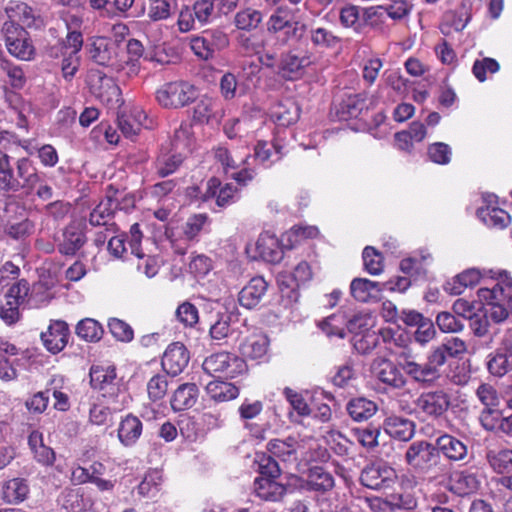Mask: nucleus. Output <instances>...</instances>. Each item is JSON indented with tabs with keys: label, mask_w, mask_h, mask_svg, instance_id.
Returning a JSON list of instances; mask_svg holds the SVG:
<instances>
[{
	"label": "nucleus",
	"mask_w": 512,
	"mask_h": 512,
	"mask_svg": "<svg viewBox=\"0 0 512 512\" xmlns=\"http://www.w3.org/2000/svg\"><path fill=\"white\" fill-rule=\"evenodd\" d=\"M308 38L315 48L321 50L335 49L341 45V38L325 27H311Z\"/></svg>",
	"instance_id": "39"
},
{
	"label": "nucleus",
	"mask_w": 512,
	"mask_h": 512,
	"mask_svg": "<svg viewBox=\"0 0 512 512\" xmlns=\"http://www.w3.org/2000/svg\"><path fill=\"white\" fill-rule=\"evenodd\" d=\"M197 98V88L186 81L169 82L156 91V99L159 105L167 109L185 107Z\"/></svg>",
	"instance_id": "2"
},
{
	"label": "nucleus",
	"mask_w": 512,
	"mask_h": 512,
	"mask_svg": "<svg viewBox=\"0 0 512 512\" xmlns=\"http://www.w3.org/2000/svg\"><path fill=\"white\" fill-rule=\"evenodd\" d=\"M431 255L425 250H421L418 254L402 259L400 269L408 275H421L425 273V266L430 262Z\"/></svg>",
	"instance_id": "47"
},
{
	"label": "nucleus",
	"mask_w": 512,
	"mask_h": 512,
	"mask_svg": "<svg viewBox=\"0 0 512 512\" xmlns=\"http://www.w3.org/2000/svg\"><path fill=\"white\" fill-rule=\"evenodd\" d=\"M267 288L268 283L263 277H253L239 292V304L246 309L257 307L265 296Z\"/></svg>",
	"instance_id": "21"
},
{
	"label": "nucleus",
	"mask_w": 512,
	"mask_h": 512,
	"mask_svg": "<svg viewBox=\"0 0 512 512\" xmlns=\"http://www.w3.org/2000/svg\"><path fill=\"white\" fill-rule=\"evenodd\" d=\"M284 146L278 141L267 142L259 140L254 147V157L262 165L268 167L272 163L279 161L285 152Z\"/></svg>",
	"instance_id": "35"
},
{
	"label": "nucleus",
	"mask_w": 512,
	"mask_h": 512,
	"mask_svg": "<svg viewBox=\"0 0 512 512\" xmlns=\"http://www.w3.org/2000/svg\"><path fill=\"white\" fill-rule=\"evenodd\" d=\"M382 427L391 438L404 442L409 441L415 433V424L412 420L395 414L387 416Z\"/></svg>",
	"instance_id": "22"
},
{
	"label": "nucleus",
	"mask_w": 512,
	"mask_h": 512,
	"mask_svg": "<svg viewBox=\"0 0 512 512\" xmlns=\"http://www.w3.org/2000/svg\"><path fill=\"white\" fill-rule=\"evenodd\" d=\"M143 432L142 421L133 414H127L121 419L117 429V437L124 447H133Z\"/></svg>",
	"instance_id": "25"
},
{
	"label": "nucleus",
	"mask_w": 512,
	"mask_h": 512,
	"mask_svg": "<svg viewBox=\"0 0 512 512\" xmlns=\"http://www.w3.org/2000/svg\"><path fill=\"white\" fill-rule=\"evenodd\" d=\"M395 479V470L388 466L366 467L360 475L361 484L374 490L390 487Z\"/></svg>",
	"instance_id": "15"
},
{
	"label": "nucleus",
	"mask_w": 512,
	"mask_h": 512,
	"mask_svg": "<svg viewBox=\"0 0 512 512\" xmlns=\"http://www.w3.org/2000/svg\"><path fill=\"white\" fill-rule=\"evenodd\" d=\"M162 483V473L157 469L149 470L137 486L138 494L146 498H155L161 491Z\"/></svg>",
	"instance_id": "43"
},
{
	"label": "nucleus",
	"mask_w": 512,
	"mask_h": 512,
	"mask_svg": "<svg viewBox=\"0 0 512 512\" xmlns=\"http://www.w3.org/2000/svg\"><path fill=\"white\" fill-rule=\"evenodd\" d=\"M451 397L444 389L424 391L414 401V409L424 418L436 420L449 410Z\"/></svg>",
	"instance_id": "5"
},
{
	"label": "nucleus",
	"mask_w": 512,
	"mask_h": 512,
	"mask_svg": "<svg viewBox=\"0 0 512 512\" xmlns=\"http://www.w3.org/2000/svg\"><path fill=\"white\" fill-rule=\"evenodd\" d=\"M464 352H466L465 342L458 337H452L434 348L424 363L416 362L413 355L409 353L402 354L400 366L414 382L423 387H429L440 380L441 369L446 363L447 356L457 357Z\"/></svg>",
	"instance_id": "1"
},
{
	"label": "nucleus",
	"mask_w": 512,
	"mask_h": 512,
	"mask_svg": "<svg viewBox=\"0 0 512 512\" xmlns=\"http://www.w3.org/2000/svg\"><path fill=\"white\" fill-rule=\"evenodd\" d=\"M485 206H481L477 209V217L491 229H504L511 223L510 215L503 209L493 206L496 202L495 195H488L483 197Z\"/></svg>",
	"instance_id": "12"
},
{
	"label": "nucleus",
	"mask_w": 512,
	"mask_h": 512,
	"mask_svg": "<svg viewBox=\"0 0 512 512\" xmlns=\"http://www.w3.org/2000/svg\"><path fill=\"white\" fill-rule=\"evenodd\" d=\"M405 460L414 470L431 472L442 470L439 466L441 458L435 445L426 441L413 442L406 450Z\"/></svg>",
	"instance_id": "4"
},
{
	"label": "nucleus",
	"mask_w": 512,
	"mask_h": 512,
	"mask_svg": "<svg viewBox=\"0 0 512 512\" xmlns=\"http://www.w3.org/2000/svg\"><path fill=\"white\" fill-rule=\"evenodd\" d=\"M429 159L439 165H447L451 161V147L443 142H435L429 145L427 151Z\"/></svg>",
	"instance_id": "64"
},
{
	"label": "nucleus",
	"mask_w": 512,
	"mask_h": 512,
	"mask_svg": "<svg viewBox=\"0 0 512 512\" xmlns=\"http://www.w3.org/2000/svg\"><path fill=\"white\" fill-rule=\"evenodd\" d=\"M263 20L261 11L254 8H244L239 10L234 16V25L244 31L256 29Z\"/></svg>",
	"instance_id": "45"
},
{
	"label": "nucleus",
	"mask_w": 512,
	"mask_h": 512,
	"mask_svg": "<svg viewBox=\"0 0 512 512\" xmlns=\"http://www.w3.org/2000/svg\"><path fill=\"white\" fill-rule=\"evenodd\" d=\"M364 269L371 275H379L383 271V257L373 247L366 246L362 253Z\"/></svg>",
	"instance_id": "60"
},
{
	"label": "nucleus",
	"mask_w": 512,
	"mask_h": 512,
	"mask_svg": "<svg viewBox=\"0 0 512 512\" xmlns=\"http://www.w3.org/2000/svg\"><path fill=\"white\" fill-rule=\"evenodd\" d=\"M189 360L190 354L185 345L174 342L166 348L161 365L167 374L177 376L185 369Z\"/></svg>",
	"instance_id": "14"
},
{
	"label": "nucleus",
	"mask_w": 512,
	"mask_h": 512,
	"mask_svg": "<svg viewBox=\"0 0 512 512\" xmlns=\"http://www.w3.org/2000/svg\"><path fill=\"white\" fill-rule=\"evenodd\" d=\"M255 462L258 464L259 477L278 478L280 476L281 469L271 455L257 454Z\"/></svg>",
	"instance_id": "62"
},
{
	"label": "nucleus",
	"mask_w": 512,
	"mask_h": 512,
	"mask_svg": "<svg viewBox=\"0 0 512 512\" xmlns=\"http://www.w3.org/2000/svg\"><path fill=\"white\" fill-rule=\"evenodd\" d=\"M18 176L23 180V187L35 189L41 182L42 175L39 174L30 160L22 158L17 162Z\"/></svg>",
	"instance_id": "53"
},
{
	"label": "nucleus",
	"mask_w": 512,
	"mask_h": 512,
	"mask_svg": "<svg viewBox=\"0 0 512 512\" xmlns=\"http://www.w3.org/2000/svg\"><path fill=\"white\" fill-rule=\"evenodd\" d=\"M487 368L489 372L501 377L512 369V356L506 351H495L488 356Z\"/></svg>",
	"instance_id": "50"
},
{
	"label": "nucleus",
	"mask_w": 512,
	"mask_h": 512,
	"mask_svg": "<svg viewBox=\"0 0 512 512\" xmlns=\"http://www.w3.org/2000/svg\"><path fill=\"white\" fill-rule=\"evenodd\" d=\"M117 374L113 366L94 365L90 369V383L94 389L103 392V396L114 395L118 390Z\"/></svg>",
	"instance_id": "19"
},
{
	"label": "nucleus",
	"mask_w": 512,
	"mask_h": 512,
	"mask_svg": "<svg viewBox=\"0 0 512 512\" xmlns=\"http://www.w3.org/2000/svg\"><path fill=\"white\" fill-rule=\"evenodd\" d=\"M477 476L470 471L456 472L449 482V489L458 496H465L474 493L479 488Z\"/></svg>",
	"instance_id": "33"
},
{
	"label": "nucleus",
	"mask_w": 512,
	"mask_h": 512,
	"mask_svg": "<svg viewBox=\"0 0 512 512\" xmlns=\"http://www.w3.org/2000/svg\"><path fill=\"white\" fill-rule=\"evenodd\" d=\"M202 368L211 376L235 378L246 372L247 365L243 358L233 353L218 352L206 357Z\"/></svg>",
	"instance_id": "3"
},
{
	"label": "nucleus",
	"mask_w": 512,
	"mask_h": 512,
	"mask_svg": "<svg viewBox=\"0 0 512 512\" xmlns=\"http://www.w3.org/2000/svg\"><path fill=\"white\" fill-rule=\"evenodd\" d=\"M183 157L179 153H162L154 162V169L159 177L174 173L182 164Z\"/></svg>",
	"instance_id": "46"
},
{
	"label": "nucleus",
	"mask_w": 512,
	"mask_h": 512,
	"mask_svg": "<svg viewBox=\"0 0 512 512\" xmlns=\"http://www.w3.org/2000/svg\"><path fill=\"white\" fill-rule=\"evenodd\" d=\"M269 339L266 335L259 334L248 338L241 345L242 355L252 360L263 359L268 351Z\"/></svg>",
	"instance_id": "41"
},
{
	"label": "nucleus",
	"mask_w": 512,
	"mask_h": 512,
	"mask_svg": "<svg viewBox=\"0 0 512 512\" xmlns=\"http://www.w3.org/2000/svg\"><path fill=\"white\" fill-rule=\"evenodd\" d=\"M89 58L98 65L120 69L118 64V46L110 38L95 37L87 45Z\"/></svg>",
	"instance_id": "8"
},
{
	"label": "nucleus",
	"mask_w": 512,
	"mask_h": 512,
	"mask_svg": "<svg viewBox=\"0 0 512 512\" xmlns=\"http://www.w3.org/2000/svg\"><path fill=\"white\" fill-rule=\"evenodd\" d=\"M229 46V37L221 29H208L190 39V48L202 60L213 59L215 54Z\"/></svg>",
	"instance_id": "6"
},
{
	"label": "nucleus",
	"mask_w": 512,
	"mask_h": 512,
	"mask_svg": "<svg viewBox=\"0 0 512 512\" xmlns=\"http://www.w3.org/2000/svg\"><path fill=\"white\" fill-rule=\"evenodd\" d=\"M312 277V272L309 264L305 261H301L295 268L294 271L290 277V280L294 282V285L289 284L286 282L284 277L280 278L279 283L281 286L285 285L287 288H291V291L293 293V298L297 299L298 294L296 293V288H298L300 285L306 283L309 281Z\"/></svg>",
	"instance_id": "54"
},
{
	"label": "nucleus",
	"mask_w": 512,
	"mask_h": 512,
	"mask_svg": "<svg viewBox=\"0 0 512 512\" xmlns=\"http://www.w3.org/2000/svg\"><path fill=\"white\" fill-rule=\"evenodd\" d=\"M256 496L265 501H279L287 493V487L276 481V478L257 477L254 480Z\"/></svg>",
	"instance_id": "27"
},
{
	"label": "nucleus",
	"mask_w": 512,
	"mask_h": 512,
	"mask_svg": "<svg viewBox=\"0 0 512 512\" xmlns=\"http://www.w3.org/2000/svg\"><path fill=\"white\" fill-rule=\"evenodd\" d=\"M361 7L348 4L340 9L339 21L345 28H351L356 32H360L363 26Z\"/></svg>",
	"instance_id": "51"
},
{
	"label": "nucleus",
	"mask_w": 512,
	"mask_h": 512,
	"mask_svg": "<svg viewBox=\"0 0 512 512\" xmlns=\"http://www.w3.org/2000/svg\"><path fill=\"white\" fill-rule=\"evenodd\" d=\"M108 328L113 337L118 341L129 343L134 338L132 327L121 319L111 318L108 321Z\"/></svg>",
	"instance_id": "63"
},
{
	"label": "nucleus",
	"mask_w": 512,
	"mask_h": 512,
	"mask_svg": "<svg viewBox=\"0 0 512 512\" xmlns=\"http://www.w3.org/2000/svg\"><path fill=\"white\" fill-rule=\"evenodd\" d=\"M35 231V224L29 218H24L18 222H8L4 226V233L14 240H24L31 236Z\"/></svg>",
	"instance_id": "55"
},
{
	"label": "nucleus",
	"mask_w": 512,
	"mask_h": 512,
	"mask_svg": "<svg viewBox=\"0 0 512 512\" xmlns=\"http://www.w3.org/2000/svg\"><path fill=\"white\" fill-rule=\"evenodd\" d=\"M118 209H123L118 197L116 195L107 196L92 210L89 223L92 226H107V230L114 231V224H110V221Z\"/></svg>",
	"instance_id": "20"
},
{
	"label": "nucleus",
	"mask_w": 512,
	"mask_h": 512,
	"mask_svg": "<svg viewBox=\"0 0 512 512\" xmlns=\"http://www.w3.org/2000/svg\"><path fill=\"white\" fill-rule=\"evenodd\" d=\"M20 183L13 176V170L9 163V156L2 154L0 156V189L5 191H16Z\"/></svg>",
	"instance_id": "59"
},
{
	"label": "nucleus",
	"mask_w": 512,
	"mask_h": 512,
	"mask_svg": "<svg viewBox=\"0 0 512 512\" xmlns=\"http://www.w3.org/2000/svg\"><path fill=\"white\" fill-rule=\"evenodd\" d=\"M382 289L383 287L379 282L366 278H355L350 284L351 295L359 302H369L377 299Z\"/></svg>",
	"instance_id": "34"
},
{
	"label": "nucleus",
	"mask_w": 512,
	"mask_h": 512,
	"mask_svg": "<svg viewBox=\"0 0 512 512\" xmlns=\"http://www.w3.org/2000/svg\"><path fill=\"white\" fill-rule=\"evenodd\" d=\"M385 10L382 6H371L362 9V22L375 30L383 31Z\"/></svg>",
	"instance_id": "61"
},
{
	"label": "nucleus",
	"mask_w": 512,
	"mask_h": 512,
	"mask_svg": "<svg viewBox=\"0 0 512 512\" xmlns=\"http://www.w3.org/2000/svg\"><path fill=\"white\" fill-rule=\"evenodd\" d=\"M29 293V284L22 279L8 288L0 299V318L7 324L13 325L20 319V306L25 302Z\"/></svg>",
	"instance_id": "7"
},
{
	"label": "nucleus",
	"mask_w": 512,
	"mask_h": 512,
	"mask_svg": "<svg viewBox=\"0 0 512 512\" xmlns=\"http://www.w3.org/2000/svg\"><path fill=\"white\" fill-rule=\"evenodd\" d=\"M29 492L25 480L14 478L5 482L2 486V499L7 503L22 502Z\"/></svg>",
	"instance_id": "44"
},
{
	"label": "nucleus",
	"mask_w": 512,
	"mask_h": 512,
	"mask_svg": "<svg viewBox=\"0 0 512 512\" xmlns=\"http://www.w3.org/2000/svg\"><path fill=\"white\" fill-rule=\"evenodd\" d=\"M206 393L215 402H226L238 397L239 389L224 381H211L206 385Z\"/></svg>",
	"instance_id": "42"
},
{
	"label": "nucleus",
	"mask_w": 512,
	"mask_h": 512,
	"mask_svg": "<svg viewBox=\"0 0 512 512\" xmlns=\"http://www.w3.org/2000/svg\"><path fill=\"white\" fill-rule=\"evenodd\" d=\"M220 184L219 179L211 178L207 181L204 192H201L199 187H193L191 188L192 192H190V195H193V192H197L195 197L203 202L216 198V204L219 207H226L237 200L238 189L232 183H228L219 189Z\"/></svg>",
	"instance_id": "9"
},
{
	"label": "nucleus",
	"mask_w": 512,
	"mask_h": 512,
	"mask_svg": "<svg viewBox=\"0 0 512 512\" xmlns=\"http://www.w3.org/2000/svg\"><path fill=\"white\" fill-rule=\"evenodd\" d=\"M299 22L293 21V13L287 6H279L270 15L267 21V30L270 33L285 31L287 35H296Z\"/></svg>",
	"instance_id": "24"
},
{
	"label": "nucleus",
	"mask_w": 512,
	"mask_h": 512,
	"mask_svg": "<svg viewBox=\"0 0 512 512\" xmlns=\"http://www.w3.org/2000/svg\"><path fill=\"white\" fill-rule=\"evenodd\" d=\"M487 460L494 472L498 474L512 473V449L491 451L487 454Z\"/></svg>",
	"instance_id": "48"
},
{
	"label": "nucleus",
	"mask_w": 512,
	"mask_h": 512,
	"mask_svg": "<svg viewBox=\"0 0 512 512\" xmlns=\"http://www.w3.org/2000/svg\"><path fill=\"white\" fill-rule=\"evenodd\" d=\"M267 451L282 462L295 464L302 457L303 444L295 437L272 439L267 443Z\"/></svg>",
	"instance_id": "11"
},
{
	"label": "nucleus",
	"mask_w": 512,
	"mask_h": 512,
	"mask_svg": "<svg viewBox=\"0 0 512 512\" xmlns=\"http://www.w3.org/2000/svg\"><path fill=\"white\" fill-rule=\"evenodd\" d=\"M83 43L84 40L82 32H67L64 39L50 48L49 55L55 58L65 56L66 54L79 55V52L83 47Z\"/></svg>",
	"instance_id": "38"
},
{
	"label": "nucleus",
	"mask_w": 512,
	"mask_h": 512,
	"mask_svg": "<svg viewBox=\"0 0 512 512\" xmlns=\"http://www.w3.org/2000/svg\"><path fill=\"white\" fill-rule=\"evenodd\" d=\"M193 9L195 18L202 25L208 24L224 14L219 6L210 0H197Z\"/></svg>",
	"instance_id": "49"
},
{
	"label": "nucleus",
	"mask_w": 512,
	"mask_h": 512,
	"mask_svg": "<svg viewBox=\"0 0 512 512\" xmlns=\"http://www.w3.org/2000/svg\"><path fill=\"white\" fill-rule=\"evenodd\" d=\"M5 16L24 27H32L36 20L34 9L27 3L19 0L9 1L4 7Z\"/></svg>",
	"instance_id": "31"
},
{
	"label": "nucleus",
	"mask_w": 512,
	"mask_h": 512,
	"mask_svg": "<svg viewBox=\"0 0 512 512\" xmlns=\"http://www.w3.org/2000/svg\"><path fill=\"white\" fill-rule=\"evenodd\" d=\"M404 353L411 354L410 350L404 349L397 356V363H394L390 360H382L379 364V368L377 371V377L380 382L388 385L393 389H403L407 384V379L405 375V371L400 366V358Z\"/></svg>",
	"instance_id": "13"
},
{
	"label": "nucleus",
	"mask_w": 512,
	"mask_h": 512,
	"mask_svg": "<svg viewBox=\"0 0 512 512\" xmlns=\"http://www.w3.org/2000/svg\"><path fill=\"white\" fill-rule=\"evenodd\" d=\"M104 333L102 325L92 318H85L78 322L76 334L85 341L96 342L102 338Z\"/></svg>",
	"instance_id": "52"
},
{
	"label": "nucleus",
	"mask_w": 512,
	"mask_h": 512,
	"mask_svg": "<svg viewBox=\"0 0 512 512\" xmlns=\"http://www.w3.org/2000/svg\"><path fill=\"white\" fill-rule=\"evenodd\" d=\"M255 248L257 256H254V258L258 257L269 263H278L283 258V251L278 239L267 232L259 235Z\"/></svg>",
	"instance_id": "26"
},
{
	"label": "nucleus",
	"mask_w": 512,
	"mask_h": 512,
	"mask_svg": "<svg viewBox=\"0 0 512 512\" xmlns=\"http://www.w3.org/2000/svg\"><path fill=\"white\" fill-rule=\"evenodd\" d=\"M300 108L292 100L277 103L271 108L270 117L278 126L288 127L297 122Z\"/></svg>",
	"instance_id": "30"
},
{
	"label": "nucleus",
	"mask_w": 512,
	"mask_h": 512,
	"mask_svg": "<svg viewBox=\"0 0 512 512\" xmlns=\"http://www.w3.org/2000/svg\"><path fill=\"white\" fill-rule=\"evenodd\" d=\"M5 46L9 54L19 60L30 61L35 57V47L28 31H26L25 36L21 35L14 38L5 43Z\"/></svg>",
	"instance_id": "40"
},
{
	"label": "nucleus",
	"mask_w": 512,
	"mask_h": 512,
	"mask_svg": "<svg viewBox=\"0 0 512 512\" xmlns=\"http://www.w3.org/2000/svg\"><path fill=\"white\" fill-rule=\"evenodd\" d=\"M435 447L450 461H460L467 456V446L456 437L443 434L436 439Z\"/></svg>",
	"instance_id": "28"
},
{
	"label": "nucleus",
	"mask_w": 512,
	"mask_h": 512,
	"mask_svg": "<svg viewBox=\"0 0 512 512\" xmlns=\"http://www.w3.org/2000/svg\"><path fill=\"white\" fill-rule=\"evenodd\" d=\"M86 242L84 229L79 224L70 223L64 228L57 248L61 255L75 256Z\"/></svg>",
	"instance_id": "16"
},
{
	"label": "nucleus",
	"mask_w": 512,
	"mask_h": 512,
	"mask_svg": "<svg viewBox=\"0 0 512 512\" xmlns=\"http://www.w3.org/2000/svg\"><path fill=\"white\" fill-rule=\"evenodd\" d=\"M311 64L312 59L310 55L299 56L295 51H289L281 57L279 73L282 77L293 80L300 77L304 69Z\"/></svg>",
	"instance_id": "23"
},
{
	"label": "nucleus",
	"mask_w": 512,
	"mask_h": 512,
	"mask_svg": "<svg viewBox=\"0 0 512 512\" xmlns=\"http://www.w3.org/2000/svg\"><path fill=\"white\" fill-rule=\"evenodd\" d=\"M349 416L356 422L367 421L378 411L377 404L364 397L351 399L346 406Z\"/></svg>",
	"instance_id": "37"
},
{
	"label": "nucleus",
	"mask_w": 512,
	"mask_h": 512,
	"mask_svg": "<svg viewBox=\"0 0 512 512\" xmlns=\"http://www.w3.org/2000/svg\"><path fill=\"white\" fill-rule=\"evenodd\" d=\"M69 328L65 321H52L46 332L41 333V339L46 349L53 353L62 351L68 343Z\"/></svg>",
	"instance_id": "18"
},
{
	"label": "nucleus",
	"mask_w": 512,
	"mask_h": 512,
	"mask_svg": "<svg viewBox=\"0 0 512 512\" xmlns=\"http://www.w3.org/2000/svg\"><path fill=\"white\" fill-rule=\"evenodd\" d=\"M380 337L384 342H390L393 339V333L390 329H383L377 334L374 331L366 330L361 335H354L352 342L355 350L361 354H369L379 344Z\"/></svg>",
	"instance_id": "29"
},
{
	"label": "nucleus",
	"mask_w": 512,
	"mask_h": 512,
	"mask_svg": "<svg viewBox=\"0 0 512 512\" xmlns=\"http://www.w3.org/2000/svg\"><path fill=\"white\" fill-rule=\"evenodd\" d=\"M334 487L332 474L322 466H313L308 469L306 489L317 492H326Z\"/></svg>",
	"instance_id": "36"
},
{
	"label": "nucleus",
	"mask_w": 512,
	"mask_h": 512,
	"mask_svg": "<svg viewBox=\"0 0 512 512\" xmlns=\"http://www.w3.org/2000/svg\"><path fill=\"white\" fill-rule=\"evenodd\" d=\"M379 426L368 425L363 428L353 429L356 440L365 448L373 449L378 446V438L381 434Z\"/></svg>",
	"instance_id": "58"
},
{
	"label": "nucleus",
	"mask_w": 512,
	"mask_h": 512,
	"mask_svg": "<svg viewBox=\"0 0 512 512\" xmlns=\"http://www.w3.org/2000/svg\"><path fill=\"white\" fill-rule=\"evenodd\" d=\"M91 93L107 105L117 104L121 101V91L113 78L100 71L92 72L89 76Z\"/></svg>",
	"instance_id": "10"
},
{
	"label": "nucleus",
	"mask_w": 512,
	"mask_h": 512,
	"mask_svg": "<svg viewBox=\"0 0 512 512\" xmlns=\"http://www.w3.org/2000/svg\"><path fill=\"white\" fill-rule=\"evenodd\" d=\"M478 297L486 306L509 304L512 298V281L508 278L497 281L492 286L481 287Z\"/></svg>",
	"instance_id": "17"
},
{
	"label": "nucleus",
	"mask_w": 512,
	"mask_h": 512,
	"mask_svg": "<svg viewBox=\"0 0 512 512\" xmlns=\"http://www.w3.org/2000/svg\"><path fill=\"white\" fill-rule=\"evenodd\" d=\"M355 378L356 370L354 361L352 359H347L343 364L335 367V373L331 377V381L335 386L344 388Z\"/></svg>",
	"instance_id": "57"
},
{
	"label": "nucleus",
	"mask_w": 512,
	"mask_h": 512,
	"mask_svg": "<svg viewBox=\"0 0 512 512\" xmlns=\"http://www.w3.org/2000/svg\"><path fill=\"white\" fill-rule=\"evenodd\" d=\"M199 395V389L195 383L180 385L171 398V407L174 411L189 409L195 405Z\"/></svg>",
	"instance_id": "32"
},
{
	"label": "nucleus",
	"mask_w": 512,
	"mask_h": 512,
	"mask_svg": "<svg viewBox=\"0 0 512 512\" xmlns=\"http://www.w3.org/2000/svg\"><path fill=\"white\" fill-rule=\"evenodd\" d=\"M346 317L342 313L333 314L319 323L321 330L329 337L344 338L346 336Z\"/></svg>",
	"instance_id": "56"
}]
</instances>
